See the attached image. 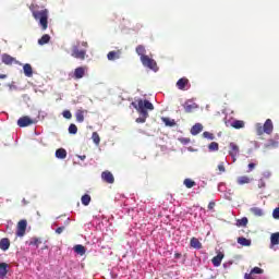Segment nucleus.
Returning <instances> with one entry per match:
<instances>
[{"label":"nucleus","instance_id":"12","mask_svg":"<svg viewBox=\"0 0 279 279\" xmlns=\"http://www.w3.org/2000/svg\"><path fill=\"white\" fill-rule=\"evenodd\" d=\"M183 108H184V111H185L186 113H191V112H193V110H197L198 106H197V104H195V102L186 101V102L184 104Z\"/></svg>","mask_w":279,"mask_h":279},{"label":"nucleus","instance_id":"7","mask_svg":"<svg viewBox=\"0 0 279 279\" xmlns=\"http://www.w3.org/2000/svg\"><path fill=\"white\" fill-rule=\"evenodd\" d=\"M2 63L7 64V66H12V64H21L16 58L8 54V53H3L1 57Z\"/></svg>","mask_w":279,"mask_h":279},{"label":"nucleus","instance_id":"42","mask_svg":"<svg viewBox=\"0 0 279 279\" xmlns=\"http://www.w3.org/2000/svg\"><path fill=\"white\" fill-rule=\"evenodd\" d=\"M69 134H77V125L70 124V126H69Z\"/></svg>","mask_w":279,"mask_h":279},{"label":"nucleus","instance_id":"47","mask_svg":"<svg viewBox=\"0 0 279 279\" xmlns=\"http://www.w3.org/2000/svg\"><path fill=\"white\" fill-rule=\"evenodd\" d=\"M64 232V227H59L56 229L57 234H62Z\"/></svg>","mask_w":279,"mask_h":279},{"label":"nucleus","instance_id":"13","mask_svg":"<svg viewBox=\"0 0 279 279\" xmlns=\"http://www.w3.org/2000/svg\"><path fill=\"white\" fill-rule=\"evenodd\" d=\"M264 131H265V134H271V132H274V122L271 121V119H267L265 121Z\"/></svg>","mask_w":279,"mask_h":279},{"label":"nucleus","instance_id":"31","mask_svg":"<svg viewBox=\"0 0 279 279\" xmlns=\"http://www.w3.org/2000/svg\"><path fill=\"white\" fill-rule=\"evenodd\" d=\"M162 123L168 128H173L175 125V120H171L169 118H161Z\"/></svg>","mask_w":279,"mask_h":279},{"label":"nucleus","instance_id":"19","mask_svg":"<svg viewBox=\"0 0 279 279\" xmlns=\"http://www.w3.org/2000/svg\"><path fill=\"white\" fill-rule=\"evenodd\" d=\"M250 182H252V178L247 177V175H242V177H239L236 179V183L240 185V186H243V184H250Z\"/></svg>","mask_w":279,"mask_h":279},{"label":"nucleus","instance_id":"36","mask_svg":"<svg viewBox=\"0 0 279 279\" xmlns=\"http://www.w3.org/2000/svg\"><path fill=\"white\" fill-rule=\"evenodd\" d=\"M81 202L83 206H88V204H90V195L84 194L81 198Z\"/></svg>","mask_w":279,"mask_h":279},{"label":"nucleus","instance_id":"41","mask_svg":"<svg viewBox=\"0 0 279 279\" xmlns=\"http://www.w3.org/2000/svg\"><path fill=\"white\" fill-rule=\"evenodd\" d=\"M251 274L254 276L255 274L260 275V274H265V270H263L259 267H254L253 269H251Z\"/></svg>","mask_w":279,"mask_h":279},{"label":"nucleus","instance_id":"3","mask_svg":"<svg viewBox=\"0 0 279 279\" xmlns=\"http://www.w3.org/2000/svg\"><path fill=\"white\" fill-rule=\"evenodd\" d=\"M141 62L143 66H145L146 69H150V71H154L155 73H157L158 63H156V60H154L149 56H146V57H142Z\"/></svg>","mask_w":279,"mask_h":279},{"label":"nucleus","instance_id":"43","mask_svg":"<svg viewBox=\"0 0 279 279\" xmlns=\"http://www.w3.org/2000/svg\"><path fill=\"white\" fill-rule=\"evenodd\" d=\"M62 114H63L64 119H72V117H73V114L71 113L70 110H64Z\"/></svg>","mask_w":279,"mask_h":279},{"label":"nucleus","instance_id":"8","mask_svg":"<svg viewBox=\"0 0 279 279\" xmlns=\"http://www.w3.org/2000/svg\"><path fill=\"white\" fill-rule=\"evenodd\" d=\"M239 145H236L235 143H230L229 144V156H231L233 162H236V156H239Z\"/></svg>","mask_w":279,"mask_h":279},{"label":"nucleus","instance_id":"23","mask_svg":"<svg viewBox=\"0 0 279 279\" xmlns=\"http://www.w3.org/2000/svg\"><path fill=\"white\" fill-rule=\"evenodd\" d=\"M107 58L108 60H119V58H121V50H118V51H110L108 54H107Z\"/></svg>","mask_w":279,"mask_h":279},{"label":"nucleus","instance_id":"28","mask_svg":"<svg viewBox=\"0 0 279 279\" xmlns=\"http://www.w3.org/2000/svg\"><path fill=\"white\" fill-rule=\"evenodd\" d=\"M251 213L255 216V217H263L265 215V213L263 211L262 208L259 207H252L251 208Z\"/></svg>","mask_w":279,"mask_h":279},{"label":"nucleus","instance_id":"25","mask_svg":"<svg viewBox=\"0 0 279 279\" xmlns=\"http://www.w3.org/2000/svg\"><path fill=\"white\" fill-rule=\"evenodd\" d=\"M231 128H234V130H241L245 128V122L243 120H235L231 123Z\"/></svg>","mask_w":279,"mask_h":279},{"label":"nucleus","instance_id":"1","mask_svg":"<svg viewBox=\"0 0 279 279\" xmlns=\"http://www.w3.org/2000/svg\"><path fill=\"white\" fill-rule=\"evenodd\" d=\"M37 4H31L29 10L32 12L33 19L35 21H39V27H41L43 32H46L49 27V10L41 9Z\"/></svg>","mask_w":279,"mask_h":279},{"label":"nucleus","instance_id":"18","mask_svg":"<svg viewBox=\"0 0 279 279\" xmlns=\"http://www.w3.org/2000/svg\"><path fill=\"white\" fill-rule=\"evenodd\" d=\"M223 260V253H218L217 256L213 257L211 263L214 267H219Z\"/></svg>","mask_w":279,"mask_h":279},{"label":"nucleus","instance_id":"14","mask_svg":"<svg viewBox=\"0 0 279 279\" xmlns=\"http://www.w3.org/2000/svg\"><path fill=\"white\" fill-rule=\"evenodd\" d=\"M23 71L26 77H32L34 75V69H32V64L29 63L23 65Z\"/></svg>","mask_w":279,"mask_h":279},{"label":"nucleus","instance_id":"35","mask_svg":"<svg viewBox=\"0 0 279 279\" xmlns=\"http://www.w3.org/2000/svg\"><path fill=\"white\" fill-rule=\"evenodd\" d=\"M184 186H186V189H193V186L196 185L195 181L191 180V179H185L183 181Z\"/></svg>","mask_w":279,"mask_h":279},{"label":"nucleus","instance_id":"52","mask_svg":"<svg viewBox=\"0 0 279 279\" xmlns=\"http://www.w3.org/2000/svg\"><path fill=\"white\" fill-rule=\"evenodd\" d=\"M78 158H80L81 160H86V155L78 156Z\"/></svg>","mask_w":279,"mask_h":279},{"label":"nucleus","instance_id":"38","mask_svg":"<svg viewBox=\"0 0 279 279\" xmlns=\"http://www.w3.org/2000/svg\"><path fill=\"white\" fill-rule=\"evenodd\" d=\"M203 138H207L208 141H215V134L208 132V131H205L203 133Z\"/></svg>","mask_w":279,"mask_h":279},{"label":"nucleus","instance_id":"37","mask_svg":"<svg viewBox=\"0 0 279 279\" xmlns=\"http://www.w3.org/2000/svg\"><path fill=\"white\" fill-rule=\"evenodd\" d=\"M247 217H243L236 221V226H239V228H245V226H247Z\"/></svg>","mask_w":279,"mask_h":279},{"label":"nucleus","instance_id":"21","mask_svg":"<svg viewBox=\"0 0 279 279\" xmlns=\"http://www.w3.org/2000/svg\"><path fill=\"white\" fill-rule=\"evenodd\" d=\"M135 51H136L137 56H140L141 59L147 57V54H145V53H147V50L145 49V46H143V45H138L136 47Z\"/></svg>","mask_w":279,"mask_h":279},{"label":"nucleus","instance_id":"17","mask_svg":"<svg viewBox=\"0 0 279 279\" xmlns=\"http://www.w3.org/2000/svg\"><path fill=\"white\" fill-rule=\"evenodd\" d=\"M202 130H204V126L201 123H196L191 129V135L197 136V134H199V132H202Z\"/></svg>","mask_w":279,"mask_h":279},{"label":"nucleus","instance_id":"39","mask_svg":"<svg viewBox=\"0 0 279 279\" xmlns=\"http://www.w3.org/2000/svg\"><path fill=\"white\" fill-rule=\"evenodd\" d=\"M256 132L258 136H263L265 134V126L257 124Z\"/></svg>","mask_w":279,"mask_h":279},{"label":"nucleus","instance_id":"49","mask_svg":"<svg viewBox=\"0 0 279 279\" xmlns=\"http://www.w3.org/2000/svg\"><path fill=\"white\" fill-rule=\"evenodd\" d=\"M22 204H23V206H27V204H29V202L27 199L23 198Z\"/></svg>","mask_w":279,"mask_h":279},{"label":"nucleus","instance_id":"10","mask_svg":"<svg viewBox=\"0 0 279 279\" xmlns=\"http://www.w3.org/2000/svg\"><path fill=\"white\" fill-rule=\"evenodd\" d=\"M101 180L105 181L106 184H114V175L108 170L101 173Z\"/></svg>","mask_w":279,"mask_h":279},{"label":"nucleus","instance_id":"32","mask_svg":"<svg viewBox=\"0 0 279 279\" xmlns=\"http://www.w3.org/2000/svg\"><path fill=\"white\" fill-rule=\"evenodd\" d=\"M270 243H271V245H279V232L271 234Z\"/></svg>","mask_w":279,"mask_h":279},{"label":"nucleus","instance_id":"34","mask_svg":"<svg viewBox=\"0 0 279 279\" xmlns=\"http://www.w3.org/2000/svg\"><path fill=\"white\" fill-rule=\"evenodd\" d=\"M208 150H209V151H219V143H217V142H211V143L208 145Z\"/></svg>","mask_w":279,"mask_h":279},{"label":"nucleus","instance_id":"45","mask_svg":"<svg viewBox=\"0 0 279 279\" xmlns=\"http://www.w3.org/2000/svg\"><path fill=\"white\" fill-rule=\"evenodd\" d=\"M254 169H256V163H248V170L247 173L254 171Z\"/></svg>","mask_w":279,"mask_h":279},{"label":"nucleus","instance_id":"40","mask_svg":"<svg viewBox=\"0 0 279 279\" xmlns=\"http://www.w3.org/2000/svg\"><path fill=\"white\" fill-rule=\"evenodd\" d=\"M266 149H269V147H278V142L274 140H269V142L265 145Z\"/></svg>","mask_w":279,"mask_h":279},{"label":"nucleus","instance_id":"9","mask_svg":"<svg viewBox=\"0 0 279 279\" xmlns=\"http://www.w3.org/2000/svg\"><path fill=\"white\" fill-rule=\"evenodd\" d=\"M177 88H179V90H187L189 88H191V83L189 82V78L186 77H182L177 82Z\"/></svg>","mask_w":279,"mask_h":279},{"label":"nucleus","instance_id":"33","mask_svg":"<svg viewBox=\"0 0 279 279\" xmlns=\"http://www.w3.org/2000/svg\"><path fill=\"white\" fill-rule=\"evenodd\" d=\"M92 141L93 143H95V145H99V143H101V137H99V133L94 132L92 134Z\"/></svg>","mask_w":279,"mask_h":279},{"label":"nucleus","instance_id":"6","mask_svg":"<svg viewBox=\"0 0 279 279\" xmlns=\"http://www.w3.org/2000/svg\"><path fill=\"white\" fill-rule=\"evenodd\" d=\"M27 231V220L23 219L17 222L16 228V236H25V232Z\"/></svg>","mask_w":279,"mask_h":279},{"label":"nucleus","instance_id":"51","mask_svg":"<svg viewBox=\"0 0 279 279\" xmlns=\"http://www.w3.org/2000/svg\"><path fill=\"white\" fill-rule=\"evenodd\" d=\"M5 77H8V75H5V74H0V80H5Z\"/></svg>","mask_w":279,"mask_h":279},{"label":"nucleus","instance_id":"46","mask_svg":"<svg viewBox=\"0 0 279 279\" xmlns=\"http://www.w3.org/2000/svg\"><path fill=\"white\" fill-rule=\"evenodd\" d=\"M244 279H256V278L254 277V275L252 272H250V274L246 272L244 275Z\"/></svg>","mask_w":279,"mask_h":279},{"label":"nucleus","instance_id":"29","mask_svg":"<svg viewBox=\"0 0 279 279\" xmlns=\"http://www.w3.org/2000/svg\"><path fill=\"white\" fill-rule=\"evenodd\" d=\"M49 40H51V36L45 34L41 36V38L38 39V45H47Z\"/></svg>","mask_w":279,"mask_h":279},{"label":"nucleus","instance_id":"54","mask_svg":"<svg viewBox=\"0 0 279 279\" xmlns=\"http://www.w3.org/2000/svg\"><path fill=\"white\" fill-rule=\"evenodd\" d=\"M47 248H48V246H45V247H44V250H47Z\"/></svg>","mask_w":279,"mask_h":279},{"label":"nucleus","instance_id":"15","mask_svg":"<svg viewBox=\"0 0 279 279\" xmlns=\"http://www.w3.org/2000/svg\"><path fill=\"white\" fill-rule=\"evenodd\" d=\"M43 243V238H38V236H33L31 238V240L28 241V245L29 246H35V247H40Z\"/></svg>","mask_w":279,"mask_h":279},{"label":"nucleus","instance_id":"11","mask_svg":"<svg viewBox=\"0 0 279 279\" xmlns=\"http://www.w3.org/2000/svg\"><path fill=\"white\" fill-rule=\"evenodd\" d=\"M86 75V66H78L74 70L73 78L74 80H82Z\"/></svg>","mask_w":279,"mask_h":279},{"label":"nucleus","instance_id":"26","mask_svg":"<svg viewBox=\"0 0 279 279\" xmlns=\"http://www.w3.org/2000/svg\"><path fill=\"white\" fill-rule=\"evenodd\" d=\"M56 158H59L60 160H64V158H66V149L58 148L56 150Z\"/></svg>","mask_w":279,"mask_h":279},{"label":"nucleus","instance_id":"30","mask_svg":"<svg viewBox=\"0 0 279 279\" xmlns=\"http://www.w3.org/2000/svg\"><path fill=\"white\" fill-rule=\"evenodd\" d=\"M84 110H82V109H78L77 111H76V113H75V117H76V121L78 122V123H84Z\"/></svg>","mask_w":279,"mask_h":279},{"label":"nucleus","instance_id":"53","mask_svg":"<svg viewBox=\"0 0 279 279\" xmlns=\"http://www.w3.org/2000/svg\"><path fill=\"white\" fill-rule=\"evenodd\" d=\"M175 258H180V254H175Z\"/></svg>","mask_w":279,"mask_h":279},{"label":"nucleus","instance_id":"4","mask_svg":"<svg viewBox=\"0 0 279 279\" xmlns=\"http://www.w3.org/2000/svg\"><path fill=\"white\" fill-rule=\"evenodd\" d=\"M71 56H72V58H75L76 60H86V50H84V49L80 50V45H74V46H72Z\"/></svg>","mask_w":279,"mask_h":279},{"label":"nucleus","instance_id":"2","mask_svg":"<svg viewBox=\"0 0 279 279\" xmlns=\"http://www.w3.org/2000/svg\"><path fill=\"white\" fill-rule=\"evenodd\" d=\"M132 106L141 114V117L136 119V123H145L149 117V112H147V110H154V104H151L149 100L138 99L137 104L132 102Z\"/></svg>","mask_w":279,"mask_h":279},{"label":"nucleus","instance_id":"48","mask_svg":"<svg viewBox=\"0 0 279 279\" xmlns=\"http://www.w3.org/2000/svg\"><path fill=\"white\" fill-rule=\"evenodd\" d=\"M215 206H216L215 202H210V203L208 204V210H214V209H215Z\"/></svg>","mask_w":279,"mask_h":279},{"label":"nucleus","instance_id":"20","mask_svg":"<svg viewBox=\"0 0 279 279\" xmlns=\"http://www.w3.org/2000/svg\"><path fill=\"white\" fill-rule=\"evenodd\" d=\"M8 276V264L0 263V279H4Z\"/></svg>","mask_w":279,"mask_h":279},{"label":"nucleus","instance_id":"22","mask_svg":"<svg viewBox=\"0 0 279 279\" xmlns=\"http://www.w3.org/2000/svg\"><path fill=\"white\" fill-rule=\"evenodd\" d=\"M191 247L194 250H202V242L197 238H192L190 241Z\"/></svg>","mask_w":279,"mask_h":279},{"label":"nucleus","instance_id":"24","mask_svg":"<svg viewBox=\"0 0 279 279\" xmlns=\"http://www.w3.org/2000/svg\"><path fill=\"white\" fill-rule=\"evenodd\" d=\"M238 243L243 247H250V245H252V240H247V238L241 236L238 238Z\"/></svg>","mask_w":279,"mask_h":279},{"label":"nucleus","instance_id":"50","mask_svg":"<svg viewBox=\"0 0 279 279\" xmlns=\"http://www.w3.org/2000/svg\"><path fill=\"white\" fill-rule=\"evenodd\" d=\"M82 47L88 48V43L87 41H82Z\"/></svg>","mask_w":279,"mask_h":279},{"label":"nucleus","instance_id":"16","mask_svg":"<svg viewBox=\"0 0 279 279\" xmlns=\"http://www.w3.org/2000/svg\"><path fill=\"white\" fill-rule=\"evenodd\" d=\"M0 250H2V252L10 250V239L4 238L0 240Z\"/></svg>","mask_w":279,"mask_h":279},{"label":"nucleus","instance_id":"44","mask_svg":"<svg viewBox=\"0 0 279 279\" xmlns=\"http://www.w3.org/2000/svg\"><path fill=\"white\" fill-rule=\"evenodd\" d=\"M218 170L220 171V173H226V166H223V162H220L218 165Z\"/></svg>","mask_w":279,"mask_h":279},{"label":"nucleus","instance_id":"27","mask_svg":"<svg viewBox=\"0 0 279 279\" xmlns=\"http://www.w3.org/2000/svg\"><path fill=\"white\" fill-rule=\"evenodd\" d=\"M74 252L76 254H80V256H84V254H86V247H84V245H81V244H76L74 246Z\"/></svg>","mask_w":279,"mask_h":279},{"label":"nucleus","instance_id":"5","mask_svg":"<svg viewBox=\"0 0 279 279\" xmlns=\"http://www.w3.org/2000/svg\"><path fill=\"white\" fill-rule=\"evenodd\" d=\"M36 120L29 118L28 116H24L17 120L19 128H27L29 125H34Z\"/></svg>","mask_w":279,"mask_h":279},{"label":"nucleus","instance_id":"55","mask_svg":"<svg viewBox=\"0 0 279 279\" xmlns=\"http://www.w3.org/2000/svg\"><path fill=\"white\" fill-rule=\"evenodd\" d=\"M277 138H279V136H277Z\"/></svg>","mask_w":279,"mask_h":279}]
</instances>
